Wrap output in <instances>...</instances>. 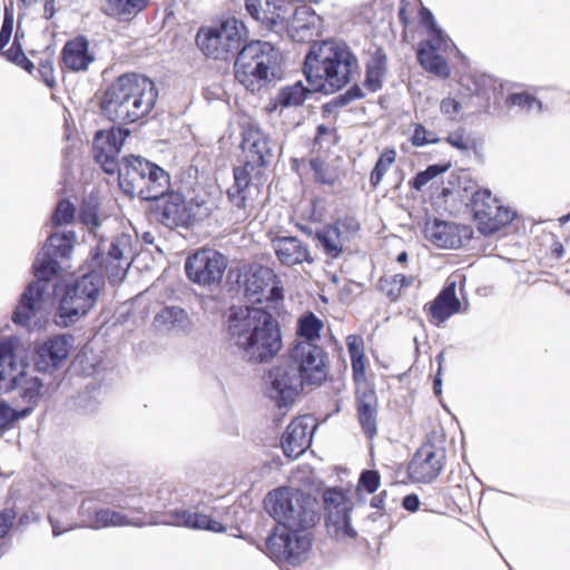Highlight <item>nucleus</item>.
<instances>
[{"label":"nucleus","mask_w":570,"mask_h":570,"mask_svg":"<svg viewBox=\"0 0 570 570\" xmlns=\"http://www.w3.org/2000/svg\"><path fill=\"white\" fill-rule=\"evenodd\" d=\"M79 220L83 225L92 228L99 226V217L97 209L89 205L82 206L79 213Z\"/></svg>","instance_id":"nucleus-59"},{"label":"nucleus","mask_w":570,"mask_h":570,"mask_svg":"<svg viewBox=\"0 0 570 570\" xmlns=\"http://www.w3.org/2000/svg\"><path fill=\"white\" fill-rule=\"evenodd\" d=\"M30 413V409L12 410L4 402H0V431L7 430L14 421Z\"/></svg>","instance_id":"nucleus-54"},{"label":"nucleus","mask_w":570,"mask_h":570,"mask_svg":"<svg viewBox=\"0 0 570 570\" xmlns=\"http://www.w3.org/2000/svg\"><path fill=\"white\" fill-rule=\"evenodd\" d=\"M246 38L244 22L230 17L216 27L200 28L196 35V43L205 56L227 60L229 56L240 51Z\"/></svg>","instance_id":"nucleus-9"},{"label":"nucleus","mask_w":570,"mask_h":570,"mask_svg":"<svg viewBox=\"0 0 570 570\" xmlns=\"http://www.w3.org/2000/svg\"><path fill=\"white\" fill-rule=\"evenodd\" d=\"M126 247V242L120 239H117L110 244L107 256L102 264V267L110 283L121 281L130 265L129 258L124 254Z\"/></svg>","instance_id":"nucleus-35"},{"label":"nucleus","mask_w":570,"mask_h":570,"mask_svg":"<svg viewBox=\"0 0 570 570\" xmlns=\"http://www.w3.org/2000/svg\"><path fill=\"white\" fill-rule=\"evenodd\" d=\"M307 92L308 90L302 82H296L293 86L283 88L278 94L277 100L282 107H297L305 101Z\"/></svg>","instance_id":"nucleus-44"},{"label":"nucleus","mask_w":570,"mask_h":570,"mask_svg":"<svg viewBox=\"0 0 570 570\" xmlns=\"http://www.w3.org/2000/svg\"><path fill=\"white\" fill-rule=\"evenodd\" d=\"M309 167L314 174V181L320 185L334 186L340 180V174L335 168L330 167L320 157L309 160Z\"/></svg>","instance_id":"nucleus-41"},{"label":"nucleus","mask_w":570,"mask_h":570,"mask_svg":"<svg viewBox=\"0 0 570 570\" xmlns=\"http://www.w3.org/2000/svg\"><path fill=\"white\" fill-rule=\"evenodd\" d=\"M234 184L227 189V198L233 208H235L242 220H245L254 207L255 196L253 189L258 194L256 184L261 178L254 177L240 170H233Z\"/></svg>","instance_id":"nucleus-24"},{"label":"nucleus","mask_w":570,"mask_h":570,"mask_svg":"<svg viewBox=\"0 0 570 570\" xmlns=\"http://www.w3.org/2000/svg\"><path fill=\"white\" fill-rule=\"evenodd\" d=\"M75 242L73 233L52 234L48 238V245L52 248L55 257H69Z\"/></svg>","instance_id":"nucleus-47"},{"label":"nucleus","mask_w":570,"mask_h":570,"mask_svg":"<svg viewBox=\"0 0 570 570\" xmlns=\"http://www.w3.org/2000/svg\"><path fill=\"white\" fill-rule=\"evenodd\" d=\"M330 225L341 234L346 243L353 239L361 229L360 222L351 215L340 217Z\"/></svg>","instance_id":"nucleus-49"},{"label":"nucleus","mask_w":570,"mask_h":570,"mask_svg":"<svg viewBox=\"0 0 570 570\" xmlns=\"http://www.w3.org/2000/svg\"><path fill=\"white\" fill-rule=\"evenodd\" d=\"M128 135L129 130L121 127H111L95 135L94 156L107 174H112L117 168V157Z\"/></svg>","instance_id":"nucleus-19"},{"label":"nucleus","mask_w":570,"mask_h":570,"mask_svg":"<svg viewBox=\"0 0 570 570\" xmlns=\"http://www.w3.org/2000/svg\"><path fill=\"white\" fill-rule=\"evenodd\" d=\"M59 272V264L56 258L51 257L50 254L42 258H37L33 263V274L37 277V282H48L55 277Z\"/></svg>","instance_id":"nucleus-46"},{"label":"nucleus","mask_w":570,"mask_h":570,"mask_svg":"<svg viewBox=\"0 0 570 570\" xmlns=\"http://www.w3.org/2000/svg\"><path fill=\"white\" fill-rule=\"evenodd\" d=\"M315 425L307 415L295 417L286 428L281 439L284 454L289 459H297L311 445Z\"/></svg>","instance_id":"nucleus-23"},{"label":"nucleus","mask_w":570,"mask_h":570,"mask_svg":"<svg viewBox=\"0 0 570 570\" xmlns=\"http://www.w3.org/2000/svg\"><path fill=\"white\" fill-rule=\"evenodd\" d=\"M462 304L456 296V283L449 282L436 297L424 306L428 320L431 324L440 326L452 315L461 312Z\"/></svg>","instance_id":"nucleus-28"},{"label":"nucleus","mask_w":570,"mask_h":570,"mask_svg":"<svg viewBox=\"0 0 570 570\" xmlns=\"http://www.w3.org/2000/svg\"><path fill=\"white\" fill-rule=\"evenodd\" d=\"M269 142V137L256 124L247 122L242 131L243 163L234 169L262 179L272 156Z\"/></svg>","instance_id":"nucleus-16"},{"label":"nucleus","mask_w":570,"mask_h":570,"mask_svg":"<svg viewBox=\"0 0 570 570\" xmlns=\"http://www.w3.org/2000/svg\"><path fill=\"white\" fill-rule=\"evenodd\" d=\"M247 12L268 29L283 28L291 14L285 0H245Z\"/></svg>","instance_id":"nucleus-25"},{"label":"nucleus","mask_w":570,"mask_h":570,"mask_svg":"<svg viewBox=\"0 0 570 570\" xmlns=\"http://www.w3.org/2000/svg\"><path fill=\"white\" fill-rule=\"evenodd\" d=\"M102 285V277L97 273L85 274L68 285L58 308V315L63 320V324L73 323L86 315L96 304Z\"/></svg>","instance_id":"nucleus-10"},{"label":"nucleus","mask_w":570,"mask_h":570,"mask_svg":"<svg viewBox=\"0 0 570 570\" xmlns=\"http://www.w3.org/2000/svg\"><path fill=\"white\" fill-rule=\"evenodd\" d=\"M316 239L324 254L331 259L340 257L344 252L345 239L331 225L316 233Z\"/></svg>","instance_id":"nucleus-38"},{"label":"nucleus","mask_w":570,"mask_h":570,"mask_svg":"<svg viewBox=\"0 0 570 570\" xmlns=\"http://www.w3.org/2000/svg\"><path fill=\"white\" fill-rule=\"evenodd\" d=\"M410 141L414 147H422L430 144H436L440 139L434 131L428 130L422 124H414Z\"/></svg>","instance_id":"nucleus-52"},{"label":"nucleus","mask_w":570,"mask_h":570,"mask_svg":"<svg viewBox=\"0 0 570 570\" xmlns=\"http://www.w3.org/2000/svg\"><path fill=\"white\" fill-rule=\"evenodd\" d=\"M95 55L89 49V40L85 36L68 39L60 51L59 65L62 71H87L94 62Z\"/></svg>","instance_id":"nucleus-27"},{"label":"nucleus","mask_w":570,"mask_h":570,"mask_svg":"<svg viewBox=\"0 0 570 570\" xmlns=\"http://www.w3.org/2000/svg\"><path fill=\"white\" fill-rule=\"evenodd\" d=\"M244 293L253 305L267 303L269 307H276L284 301L279 276L273 268L263 265L250 266L245 273Z\"/></svg>","instance_id":"nucleus-12"},{"label":"nucleus","mask_w":570,"mask_h":570,"mask_svg":"<svg viewBox=\"0 0 570 570\" xmlns=\"http://www.w3.org/2000/svg\"><path fill=\"white\" fill-rule=\"evenodd\" d=\"M273 247L283 265L293 266L313 262L307 246L297 237H278L273 240Z\"/></svg>","instance_id":"nucleus-32"},{"label":"nucleus","mask_w":570,"mask_h":570,"mask_svg":"<svg viewBox=\"0 0 570 570\" xmlns=\"http://www.w3.org/2000/svg\"><path fill=\"white\" fill-rule=\"evenodd\" d=\"M451 165L449 163L430 165L425 170L419 171L412 179H410L409 186L411 189L420 191L429 181L448 171Z\"/></svg>","instance_id":"nucleus-45"},{"label":"nucleus","mask_w":570,"mask_h":570,"mask_svg":"<svg viewBox=\"0 0 570 570\" xmlns=\"http://www.w3.org/2000/svg\"><path fill=\"white\" fill-rule=\"evenodd\" d=\"M461 109L462 106L460 101L451 97L444 98L440 102V111L450 120H454L455 117L460 114Z\"/></svg>","instance_id":"nucleus-57"},{"label":"nucleus","mask_w":570,"mask_h":570,"mask_svg":"<svg viewBox=\"0 0 570 570\" xmlns=\"http://www.w3.org/2000/svg\"><path fill=\"white\" fill-rule=\"evenodd\" d=\"M471 210L482 235H492L509 225L515 214L502 205L489 189L476 190L471 199Z\"/></svg>","instance_id":"nucleus-14"},{"label":"nucleus","mask_w":570,"mask_h":570,"mask_svg":"<svg viewBox=\"0 0 570 570\" xmlns=\"http://www.w3.org/2000/svg\"><path fill=\"white\" fill-rule=\"evenodd\" d=\"M119 186L128 195L141 199L161 196L169 187L168 174L140 156H127L119 168Z\"/></svg>","instance_id":"nucleus-7"},{"label":"nucleus","mask_w":570,"mask_h":570,"mask_svg":"<svg viewBox=\"0 0 570 570\" xmlns=\"http://www.w3.org/2000/svg\"><path fill=\"white\" fill-rule=\"evenodd\" d=\"M37 72L39 79L50 89L57 86L56 70L53 66V58L47 56L38 61Z\"/></svg>","instance_id":"nucleus-51"},{"label":"nucleus","mask_w":570,"mask_h":570,"mask_svg":"<svg viewBox=\"0 0 570 570\" xmlns=\"http://www.w3.org/2000/svg\"><path fill=\"white\" fill-rule=\"evenodd\" d=\"M507 104L509 106H518L524 110H531L533 108L541 109V101L528 92H514L509 95Z\"/></svg>","instance_id":"nucleus-53"},{"label":"nucleus","mask_w":570,"mask_h":570,"mask_svg":"<svg viewBox=\"0 0 570 570\" xmlns=\"http://www.w3.org/2000/svg\"><path fill=\"white\" fill-rule=\"evenodd\" d=\"M387 58L382 48H376L366 61V75L364 86L372 92L382 88V81L386 72Z\"/></svg>","instance_id":"nucleus-36"},{"label":"nucleus","mask_w":570,"mask_h":570,"mask_svg":"<svg viewBox=\"0 0 570 570\" xmlns=\"http://www.w3.org/2000/svg\"><path fill=\"white\" fill-rule=\"evenodd\" d=\"M396 156V150L392 147L384 148L380 154L370 174V184L374 189L381 184L390 167L395 163Z\"/></svg>","instance_id":"nucleus-40"},{"label":"nucleus","mask_w":570,"mask_h":570,"mask_svg":"<svg viewBox=\"0 0 570 570\" xmlns=\"http://www.w3.org/2000/svg\"><path fill=\"white\" fill-rule=\"evenodd\" d=\"M226 267V257L213 248H200L189 255L185 262L187 277L193 283L205 287L218 285Z\"/></svg>","instance_id":"nucleus-17"},{"label":"nucleus","mask_w":570,"mask_h":570,"mask_svg":"<svg viewBox=\"0 0 570 570\" xmlns=\"http://www.w3.org/2000/svg\"><path fill=\"white\" fill-rule=\"evenodd\" d=\"M321 17L308 6L293 8L285 26L289 37L296 42H311L318 33Z\"/></svg>","instance_id":"nucleus-26"},{"label":"nucleus","mask_w":570,"mask_h":570,"mask_svg":"<svg viewBox=\"0 0 570 570\" xmlns=\"http://www.w3.org/2000/svg\"><path fill=\"white\" fill-rule=\"evenodd\" d=\"M76 215V207L68 199H61L58 202L56 209L52 214V224L55 226H61L65 224L72 223Z\"/></svg>","instance_id":"nucleus-50"},{"label":"nucleus","mask_w":570,"mask_h":570,"mask_svg":"<svg viewBox=\"0 0 570 570\" xmlns=\"http://www.w3.org/2000/svg\"><path fill=\"white\" fill-rule=\"evenodd\" d=\"M263 72L252 60H246L244 55L238 52L234 63V76L246 90L257 92L272 81L273 78Z\"/></svg>","instance_id":"nucleus-31"},{"label":"nucleus","mask_w":570,"mask_h":570,"mask_svg":"<svg viewBox=\"0 0 570 570\" xmlns=\"http://www.w3.org/2000/svg\"><path fill=\"white\" fill-rule=\"evenodd\" d=\"M424 236L440 248H458L462 244L458 226L438 218L425 223Z\"/></svg>","instance_id":"nucleus-33"},{"label":"nucleus","mask_w":570,"mask_h":570,"mask_svg":"<svg viewBox=\"0 0 570 570\" xmlns=\"http://www.w3.org/2000/svg\"><path fill=\"white\" fill-rule=\"evenodd\" d=\"M13 30V18L6 13L0 29V51L9 43Z\"/></svg>","instance_id":"nucleus-60"},{"label":"nucleus","mask_w":570,"mask_h":570,"mask_svg":"<svg viewBox=\"0 0 570 570\" xmlns=\"http://www.w3.org/2000/svg\"><path fill=\"white\" fill-rule=\"evenodd\" d=\"M413 282V276L403 274L385 275L379 279L377 288L390 302H396L402 296L403 289L412 285Z\"/></svg>","instance_id":"nucleus-39"},{"label":"nucleus","mask_w":570,"mask_h":570,"mask_svg":"<svg viewBox=\"0 0 570 570\" xmlns=\"http://www.w3.org/2000/svg\"><path fill=\"white\" fill-rule=\"evenodd\" d=\"M264 508L277 522L266 539V553L276 562L295 563L311 549L312 535L307 531L320 521L317 499L298 489L281 487L267 493Z\"/></svg>","instance_id":"nucleus-1"},{"label":"nucleus","mask_w":570,"mask_h":570,"mask_svg":"<svg viewBox=\"0 0 570 570\" xmlns=\"http://www.w3.org/2000/svg\"><path fill=\"white\" fill-rule=\"evenodd\" d=\"M381 483V476L375 470H365L361 473L358 487L367 493H374Z\"/></svg>","instance_id":"nucleus-55"},{"label":"nucleus","mask_w":570,"mask_h":570,"mask_svg":"<svg viewBox=\"0 0 570 570\" xmlns=\"http://www.w3.org/2000/svg\"><path fill=\"white\" fill-rule=\"evenodd\" d=\"M230 322L235 344L248 361L264 363L274 358L282 350L279 324L266 308L240 307L230 315Z\"/></svg>","instance_id":"nucleus-3"},{"label":"nucleus","mask_w":570,"mask_h":570,"mask_svg":"<svg viewBox=\"0 0 570 570\" xmlns=\"http://www.w3.org/2000/svg\"><path fill=\"white\" fill-rule=\"evenodd\" d=\"M364 97V94L362 91V89L355 85L353 87H351L348 90L345 91V94L343 96H341V99L343 101V104H348L353 100H356V99H361Z\"/></svg>","instance_id":"nucleus-61"},{"label":"nucleus","mask_w":570,"mask_h":570,"mask_svg":"<svg viewBox=\"0 0 570 570\" xmlns=\"http://www.w3.org/2000/svg\"><path fill=\"white\" fill-rule=\"evenodd\" d=\"M445 464V453L431 444L421 446L407 465L413 482L429 483L439 476Z\"/></svg>","instance_id":"nucleus-20"},{"label":"nucleus","mask_w":570,"mask_h":570,"mask_svg":"<svg viewBox=\"0 0 570 570\" xmlns=\"http://www.w3.org/2000/svg\"><path fill=\"white\" fill-rule=\"evenodd\" d=\"M417 8L415 4L411 3L409 0H401L399 8V20L404 27V29L409 28L412 21V16L416 12Z\"/></svg>","instance_id":"nucleus-58"},{"label":"nucleus","mask_w":570,"mask_h":570,"mask_svg":"<svg viewBox=\"0 0 570 570\" xmlns=\"http://www.w3.org/2000/svg\"><path fill=\"white\" fill-rule=\"evenodd\" d=\"M150 0H104L101 11L120 22H130L144 12Z\"/></svg>","instance_id":"nucleus-34"},{"label":"nucleus","mask_w":570,"mask_h":570,"mask_svg":"<svg viewBox=\"0 0 570 570\" xmlns=\"http://www.w3.org/2000/svg\"><path fill=\"white\" fill-rule=\"evenodd\" d=\"M2 57L6 58L9 62L16 65L17 67L23 69L28 73L32 75L35 71L33 62L26 56L23 52L22 46L18 39V36L14 37L12 45L8 50L0 51Z\"/></svg>","instance_id":"nucleus-43"},{"label":"nucleus","mask_w":570,"mask_h":570,"mask_svg":"<svg viewBox=\"0 0 570 570\" xmlns=\"http://www.w3.org/2000/svg\"><path fill=\"white\" fill-rule=\"evenodd\" d=\"M416 13L420 23L428 30V38L419 43L417 61L425 71L441 78H448L451 69L446 56L452 50L453 43L436 26L432 12L426 7L421 6Z\"/></svg>","instance_id":"nucleus-8"},{"label":"nucleus","mask_w":570,"mask_h":570,"mask_svg":"<svg viewBox=\"0 0 570 570\" xmlns=\"http://www.w3.org/2000/svg\"><path fill=\"white\" fill-rule=\"evenodd\" d=\"M268 377L275 392L273 397L276 400L278 407L292 404L306 385L305 380L294 364L289 362V358L285 364L271 368Z\"/></svg>","instance_id":"nucleus-18"},{"label":"nucleus","mask_w":570,"mask_h":570,"mask_svg":"<svg viewBox=\"0 0 570 570\" xmlns=\"http://www.w3.org/2000/svg\"><path fill=\"white\" fill-rule=\"evenodd\" d=\"M288 358L306 385L320 386L327 380L330 357L324 347L308 342H295L288 352Z\"/></svg>","instance_id":"nucleus-13"},{"label":"nucleus","mask_w":570,"mask_h":570,"mask_svg":"<svg viewBox=\"0 0 570 570\" xmlns=\"http://www.w3.org/2000/svg\"><path fill=\"white\" fill-rule=\"evenodd\" d=\"M17 512L11 508H6L0 511V539L6 538L13 527Z\"/></svg>","instance_id":"nucleus-56"},{"label":"nucleus","mask_w":570,"mask_h":570,"mask_svg":"<svg viewBox=\"0 0 570 570\" xmlns=\"http://www.w3.org/2000/svg\"><path fill=\"white\" fill-rule=\"evenodd\" d=\"M49 522L52 527V533L53 535H60L62 534L65 531H67L66 528H61V524H58V521L55 520V518L52 515H49Z\"/></svg>","instance_id":"nucleus-64"},{"label":"nucleus","mask_w":570,"mask_h":570,"mask_svg":"<svg viewBox=\"0 0 570 570\" xmlns=\"http://www.w3.org/2000/svg\"><path fill=\"white\" fill-rule=\"evenodd\" d=\"M340 141V136L335 127L326 125H318L316 134L313 139V148L317 153H328L332 147L336 146Z\"/></svg>","instance_id":"nucleus-42"},{"label":"nucleus","mask_w":570,"mask_h":570,"mask_svg":"<svg viewBox=\"0 0 570 570\" xmlns=\"http://www.w3.org/2000/svg\"><path fill=\"white\" fill-rule=\"evenodd\" d=\"M445 142L461 151L476 150V140L464 128H459L445 137Z\"/></svg>","instance_id":"nucleus-48"},{"label":"nucleus","mask_w":570,"mask_h":570,"mask_svg":"<svg viewBox=\"0 0 570 570\" xmlns=\"http://www.w3.org/2000/svg\"><path fill=\"white\" fill-rule=\"evenodd\" d=\"M358 69V61L343 42H314L305 56L303 71L314 91L333 94L345 87Z\"/></svg>","instance_id":"nucleus-5"},{"label":"nucleus","mask_w":570,"mask_h":570,"mask_svg":"<svg viewBox=\"0 0 570 570\" xmlns=\"http://www.w3.org/2000/svg\"><path fill=\"white\" fill-rule=\"evenodd\" d=\"M150 200H155L153 212L164 226L174 229L189 224L191 215L180 194L166 190L161 196Z\"/></svg>","instance_id":"nucleus-22"},{"label":"nucleus","mask_w":570,"mask_h":570,"mask_svg":"<svg viewBox=\"0 0 570 570\" xmlns=\"http://www.w3.org/2000/svg\"><path fill=\"white\" fill-rule=\"evenodd\" d=\"M14 355L8 345H0V392L17 390L19 396L28 404L26 409L32 411L40 395L42 383L38 377L21 372L13 374Z\"/></svg>","instance_id":"nucleus-15"},{"label":"nucleus","mask_w":570,"mask_h":570,"mask_svg":"<svg viewBox=\"0 0 570 570\" xmlns=\"http://www.w3.org/2000/svg\"><path fill=\"white\" fill-rule=\"evenodd\" d=\"M324 328V322L313 312L304 313L296 325V335L302 338L298 342H308L316 344L321 340V332Z\"/></svg>","instance_id":"nucleus-37"},{"label":"nucleus","mask_w":570,"mask_h":570,"mask_svg":"<svg viewBox=\"0 0 570 570\" xmlns=\"http://www.w3.org/2000/svg\"><path fill=\"white\" fill-rule=\"evenodd\" d=\"M56 0H43V18L50 20L56 13Z\"/></svg>","instance_id":"nucleus-63"},{"label":"nucleus","mask_w":570,"mask_h":570,"mask_svg":"<svg viewBox=\"0 0 570 570\" xmlns=\"http://www.w3.org/2000/svg\"><path fill=\"white\" fill-rule=\"evenodd\" d=\"M402 505L405 510L410 512H415L420 508V500L419 497L414 493L407 494L403 498Z\"/></svg>","instance_id":"nucleus-62"},{"label":"nucleus","mask_w":570,"mask_h":570,"mask_svg":"<svg viewBox=\"0 0 570 570\" xmlns=\"http://www.w3.org/2000/svg\"><path fill=\"white\" fill-rule=\"evenodd\" d=\"M345 343L351 360L356 419L366 439L372 441L379 432V399L366 374L368 361L364 338L358 334H350Z\"/></svg>","instance_id":"nucleus-6"},{"label":"nucleus","mask_w":570,"mask_h":570,"mask_svg":"<svg viewBox=\"0 0 570 570\" xmlns=\"http://www.w3.org/2000/svg\"><path fill=\"white\" fill-rule=\"evenodd\" d=\"M239 52L244 55L246 60H252L253 63L263 70V73L273 78L274 69L278 62V51L272 43L253 40L244 45Z\"/></svg>","instance_id":"nucleus-30"},{"label":"nucleus","mask_w":570,"mask_h":570,"mask_svg":"<svg viewBox=\"0 0 570 570\" xmlns=\"http://www.w3.org/2000/svg\"><path fill=\"white\" fill-rule=\"evenodd\" d=\"M323 505L326 514V530L336 541H353L357 537L351 525L353 504L341 488H328L323 493Z\"/></svg>","instance_id":"nucleus-11"},{"label":"nucleus","mask_w":570,"mask_h":570,"mask_svg":"<svg viewBox=\"0 0 570 570\" xmlns=\"http://www.w3.org/2000/svg\"><path fill=\"white\" fill-rule=\"evenodd\" d=\"M43 292L45 285L39 282H32L27 286L13 312V323L31 327V323L40 309Z\"/></svg>","instance_id":"nucleus-29"},{"label":"nucleus","mask_w":570,"mask_h":570,"mask_svg":"<svg viewBox=\"0 0 570 570\" xmlns=\"http://www.w3.org/2000/svg\"><path fill=\"white\" fill-rule=\"evenodd\" d=\"M119 511L104 508L91 511L83 501L79 514L87 527L102 529L109 527H144L150 523H163L174 527H185L213 532H223L225 527L212 515L191 512L189 510H170L164 512L157 520H153L140 505L119 504Z\"/></svg>","instance_id":"nucleus-2"},{"label":"nucleus","mask_w":570,"mask_h":570,"mask_svg":"<svg viewBox=\"0 0 570 570\" xmlns=\"http://www.w3.org/2000/svg\"><path fill=\"white\" fill-rule=\"evenodd\" d=\"M71 335L58 334L45 340L36 350V366L41 372H53L62 367L72 348Z\"/></svg>","instance_id":"nucleus-21"},{"label":"nucleus","mask_w":570,"mask_h":570,"mask_svg":"<svg viewBox=\"0 0 570 570\" xmlns=\"http://www.w3.org/2000/svg\"><path fill=\"white\" fill-rule=\"evenodd\" d=\"M158 90L146 76L127 72L117 77L104 94L102 115L119 125L134 124L155 108Z\"/></svg>","instance_id":"nucleus-4"}]
</instances>
